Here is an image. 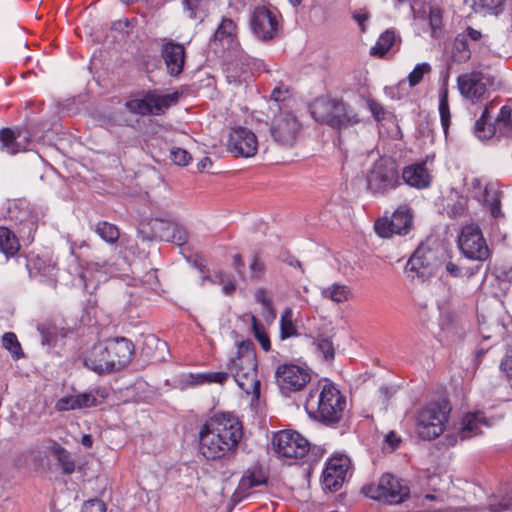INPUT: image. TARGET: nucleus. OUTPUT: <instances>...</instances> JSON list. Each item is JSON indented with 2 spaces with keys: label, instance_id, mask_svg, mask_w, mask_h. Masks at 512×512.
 <instances>
[{
  "label": "nucleus",
  "instance_id": "dca6fc26",
  "mask_svg": "<svg viewBox=\"0 0 512 512\" xmlns=\"http://www.w3.org/2000/svg\"><path fill=\"white\" fill-rule=\"evenodd\" d=\"M412 227V214L406 207H399L391 217H383L375 222L376 233L389 238L393 235H405Z\"/></svg>",
  "mask_w": 512,
  "mask_h": 512
},
{
  "label": "nucleus",
  "instance_id": "72a5a7b5",
  "mask_svg": "<svg viewBox=\"0 0 512 512\" xmlns=\"http://www.w3.org/2000/svg\"><path fill=\"white\" fill-rule=\"evenodd\" d=\"M298 335L297 326L293 319V310L287 307L283 310L280 318V338L285 340Z\"/></svg>",
  "mask_w": 512,
  "mask_h": 512
},
{
  "label": "nucleus",
  "instance_id": "c03bdc74",
  "mask_svg": "<svg viewBox=\"0 0 512 512\" xmlns=\"http://www.w3.org/2000/svg\"><path fill=\"white\" fill-rule=\"evenodd\" d=\"M191 19H203L208 0H183Z\"/></svg>",
  "mask_w": 512,
  "mask_h": 512
},
{
  "label": "nucleus",
  "instance_id": "aec40b11",
  "mask_svg": "<svg viewBox=\"0 0 512 512\" xmlns=\"http://www.w3.org/2000/svg\"><path fill=\"white\" fill-rule=\"evenodd\" d=\"M432 162L433 158L426 157L425 160L415 162L405 166L402 169L400 180L402 179L405 184L415 189H427L432 183L431 170L428 168V162Z\"/></svg>",
  "mask_w": 512,
  "mask_h": 512
},
{
  "label": "nucleus",
  "instance_id": "20e7f679",
  "mask_svg": "<svg viewBox=\"0 0 512 512\" xmlns=\"http://www.w3.org/2000/svg\"><path fill=\"white\" fill-rule=\"evenodd\" d=\"M310 113L317 122L335 129L355 125L361 121L359 115L339 99L317 98L310 105Z\"/></svg>",
  "mask_w": 512,
  "mask_h": 512
},
{
  "label": "nucleus",
  "instance_id": "a19ab883",
  "mask_svg": "<svg viewBox=\"0 0 512 512\" xmlns=\"http://www.w3.org/2000/svg\"><path fill=\"white\" fill-rule=\"evenodd\" d=\"M322 295L334 302L341 303L347 301L350 295V290L345 285L333 284L322 291Z\"/></svg>",
  "mask_w": 512,
  "mask_h": 512
},
{
  "label": "nucleus",
  "instance_id": "8fccbe9b",
  "mask_svg": "<svg viewBox=\"0 0 512 512\" xmlns=\"http://www.w3.org/2000/svg\"><path fill=\"white\" fill-rule=\"evenodd\" d=\"M366 103L372 116L377 122H381L386 118L388 112L386 111L382 104H380L373 98H368L366 100Z\"/></svg>",
  "mask_w": 512,
  "mask_h": 512
},
{
  "label": "nucleus",
  "instance_id": "ea45409f",
  "mask_svg": "<svg viewBox=\"0 0 512 512\" xmlns=\"http://www.w3.org/2000/svg\"><path fill=\"white\" fill-rule=\"evenodd\" d=\"M95 232L108 243H115L120 236L119 229L114 224L106 221L97 223Z\"/></svg>",
  "mask_w": 512,
  "mask_h": 512
},
{
  "label": "nucleus",
  "instance_id": "680f3d73",
  "mask_svg": "<svg viewBox=\"0 0 512 512\" xmlns=\"http://www.w3.org/2000/svg\"><path fill=\"white\" fill-rule=\"evenodd\" d=\"M232 266H233L234 270L236 271V273L238 274V276L242 280H244L245 279V272H244L245 263L243 261L241 254L237 253L233 256Z\"/></svg>",
  "mask_w": 512,
  "mask_h": 512
},
{
  "label": "nucleus",
  "instance_id": "f257e3e1",
  "mask_svg": "<svg viewBox=\"0 0 512 512\" xmlns=\"http://www.w3.org/2000/svg\"><path fill=\"white\" fill-rule=\"evenodd\" d=\"M243 436L242 424L230 413L210 417L199 431V451L207 460L230 457Z\"/></svg>",
  "mask_w": 512,
  "mask_h": 512
},
{
  "label": "nucleus",
  "instance_id": "338daca9",
  "mask_svg": "<svg viewBox=\"0 0 512 512\" xmlns=\"http://www.w3.org/2000/svg\"><path fill=\"white\" fill-rule=\"evenodd\" d=\"M385 442L395 450L401 443V438L395 432L391 431L385 436Z\"/></svg>",
  "mask_w": 512,
  "mask_h": 512
},
{
  "label": "nucleus",
  "instance_id": "ddd939ff",
  "mask_svg": "<svg viewBox=\"0 0 512 512\" xmlns=\"http://www.w3.org/2000/svg\"><path fill=\"white\" fill-rule=\"evenodd\" d=\"M273 449L279 458L301 459L310 449V444L296 431L277 432L272 441Z\"/></svg>",
  "mask_w": 512,
  "mask_h": 512
},
{
  "label": "nucleus",
  "instance_id": "603ef678",
  "mask_svg": "<svg viewBox=\"0 0 512 512\" xmlns=\"http://www.w3.org/2000/svg\"><path fill=\"white\" fill-rule=\"evenodd\" d=\"M76 400L77 395L62 397L56 402L55 408L57 411L76 410L78 409V403Z\"/></svg>",
  "mask_w": 512,
  "mask_h": 512
},
{
  "label": "nucleus",
  "instance_id": "13d9d810",
  "mask_svg": "<svg viewBox=\"0 0 512 512\" xmlns=\"http://www.w3.org/2000/svg\"><path fill=\"white\" fill-rule=\"evenodd\" d=\"M500 370L507 376L508 379H512V345L509 346L507 354L501 361Z\"/></svg>",
  "mask_w": 512,
  "mask_h": 512
},
{
  "label": "nucleus",
  "instance_id": "09e8293b",
  "mask_svg": "<svg viewBox=\"0 0 512 512\" xmlns=\"http://www.w3.org/2000/svg\"><path fill=\"white\" fill-rule=\"evenodd\" d=\"M255 301L263 306V309L272 317H275L273 302L265 288H258L254 293Z\"/></svg>",
  "mask_w": 512,
  "mask_h": 512
},
{
  "label": "nucleus",
  "instance_id": "423d86ee",
  "mask_svg": "<svg viewBox=\"0 0 512 512\" xmlns=\"http://www.w3.org/2000/svg\"><path fill=\"white\" fill-rule=\"evenodd\" d=\"M401 185L397 164L390 158L376 160L366 173V189L374 196H384Z\"/></svg>",
  "mask_w": 512,
  "mask_h": 512
},
{
  "label": "nucleus",
  "instance_id": "de8ad7c7",
  "mask_svg": "<svg viewBox=\"0 0 512 512\" xmlns=\"http://www.w3.org/2000/svg\"><path fill=\"white\" fill-rule=\"evenodd\" d=\"M99 391H89L81 394H77L78 409L96 407L101 404L98 400L97 395Z\"/></svg>",
  "mask_w": 512,
  "mask_h": 512
},
{
  "label": "nucleus",
  "instance_id": "2eb2a0df",
  "mask_svg": "<svg viewBox=\"0 0 512 512\" xmlns=\"http://www.w3.org/2000/svg\"><path fill=\"white\" fill-rule=\"evenodd\" d=\"M438 264L435 252L427 246L420 245L406 264V272L413 280L424 282L431 278Z\"/></svg>",
  "mask_w": 512,
  "mask_h": 512
},
{
  "label": "nucleus",
  "instance_id": "6e6d98bb",
  "mask_svg": "<svg viewBox=\"0 0 512 512\" xmlns=\"http://www.w3.org/2000/svg\"><path fill=\"white\" fill-rule=\"evenodd\" d=\"M466 208H467V200L463 197H460L451 206L448 205V214L451 217H455V218L461 217L465 214Z\"/></svg>",
  "mask_w": 512,
  "mask_h": 512
},
{
  "label": "nucleus",
  "instance_id": "a211bd4d",
  "mask_svg": "<svg viewBox=\"0 0 512 512\" xmlns=\"http://www.w3.org/2000/svg\"><path fill=\"white\" fill-rule=\"evenodd\" d=\"M32 134L25 126L5 127L0 129L1 150L15 155L29 149Z\"/></svg>",
  "mask_w": 512,
  "mask_h": 512
},
{
  "label": "nucleus",
  "instance_id": "bf43d9fd",
  "mask_svg": "<svg viewBox=\"0 0 512 512\" xmlns=\"http://www.w3.org/2000/svg\"><path fill=\"white\" fill-rule=\"evenodd\" d=\"M492 512H512V495L503 498L497 505H491Z\"/></svg>",
  "mask_w": 512,
  "mask_h": 512
},
{
  "label": "nucleus",
  "instance_id": "7c9ffc66",
  "mask_svg": "<svg viewBox=\"0 0 512 512\" xmlns=\"http://www.w3.org/2000/svg\"><path fill=\"white\" fill-rule=\"evenodd\" d=\"M397 40L398 38L394 31L386 30L379 36L376 44L371 48V55L384 57L388 52L393 50Z\"/></svg>",
  "mask_w": 512,
  "mask_h": 512
},
{
  "label": "nucleus",
  "instance_id": "5fc2aeb1",
  "mask_svg": "<svg viewBox=\"0 0 512 512\" xmlns=\"http://www.w3.org/2000/svg\"><path fill=\"white\" fill-rule=\"evenodd\" d=\"M90 269L96 272H103L105 275L115 276L118 273L114 263H110L108 261L100 262H91L89 264Z\"/></svg>",
  "mask_w": 512,
  "mask_h": 512
},
{
  "label": "nucleus",
  "instance_id": "37998d69",
  "mask_svg": "<svg viewBox=\"0 0 512 512\" xmlns=\"http://www.w3.org/2000/svg\"><path fill=\"white\" fill-rule=\"evenodd\" d=\"M266 273V265L258 253H254L249 263V279L260 281Z\"/></svg>",
  "mask_w": 512,
  "mask_h": 512
},
{
  "label": "nucleus",
  "instance_id": "6ab92c4d",
  "mask_svg": "<svg viewBox=\"0 0 512 512\" xmlns=\"http://www.w3.org/2000/svg\"><path fill=\"white\" fill-rule=\"evenodd\" d=\"M349 465L350 460L346 456L331 457L322 474L324 487L331 491H337L345 481Z\"/></svg>",
  "mask_w": 512,
  "mask_h": 512
},
{
  "label": "nucleus",
  "instance_id": "2f4dec72",
  "mask_svg": "<svg viewBox=\"0 0 512 512\" xmlns=\"http://www.w3.org/2000/svg\"><path fill=\"white\" fill-rule=\"evenodd\" d=\"M498 133L505 137H512V107L503 105L493 123Z\"/></svg>",
  "mask_w": 512,
  "mask_h": 512
},
{
  "label": "nucleus",
  "instance_id": "49530a36",
  "mask_svg": "<svg viewBox=\"0 0 512 512\" xmlns=\"http://www.w3.org/2000/svg\"><path fill=\"white\" fill-rule=\"evenodd\" d=\"M432 67L429 63L423 62L417 64L414 69L408 75V82L410 87L418 85L424 78L425 75L430 74Z\"/></svg>",
  "mask_w": 512,
  "mask_h": 512
},
{
  "label": "nucleus",
  "instance_id": "c756f323",
  "mask_svg": "<svg viewBox=\"0 0 512 512\" xmlns=\"http://www.w3.org/2000/svg\"><path fill=\"white\" fill-rule=\"evenodd\" d=\"M150 226L149 239H159L163 241H170L172 230L177 229V224L163 219H151L148 223Z\"/></svg>",
  "mask_w": 512,
  "mask_h": 512
},
{
  "label": "nucleus",
  "instance_id": "4468645a",
  "mask_svg": "<svg viewBox=\"0 0 512 512\" xmlns=\"http://www.w3.org/2000/svg\"><path fill=\"white\" fill-rule=\"evenodd\" d=\"M493 79L479 71L461 74L457 77V86L461 96L475 104L488 97V87Z\"/></svg>",
  "mask_w": 512,
  "mask_h": 512
},
{
  "label": "nucleus",
  "instance_id": "0e129e2a",
  "mask_svg": "<svg viewBox=\"0 0 512 512\" xmlns=\"http://www.w3.org/2000/svg\"><path fill=\"white\" fill-rule=\"evenodd\" d=\"M486 184L479 178H473L470 182V190L473 193L474 198L480 200L481 192H483Z\"/></svg>",
  "mask_w": 512,
  "mask_h": 512
},
{
  "label": "nucleus",
  "instance_id": "052dcab7",
  "mask_svg": "<svg viewBox=\"0 0 512 512\" xmlns=\"http://www.w3.org/2000/svg\"><path fill=\"white\" fill-rule=\"evenodd\" d=\"M206 380H207V383H219V384H224L228 377H229V373L228 372H222V371H219V372H206Z\"/></svg>",
  "mask_w": 512,
  "mask_h": 512
},
{
  "label": "nucleus",
  "instance_id": "e2e57ef3",
  "mask_svg": "<svg viewBox=\"0 0 512 512\" xmlns=\"http://www.w3.org/2000/svg\"><path fill=\"white\" fill-rule=\"evenodd\" d=\"M172 236L169 242L182 245L187 241L188 235L185 229L177 225L176 230H172Z\"/></svg>",
  "mask_w": 512,
  "mask_h": 512
},
{
  "label": "nucleus",
  "instance_id": "412c9836",
  "mask_svg": "<svg viewBox=\"0 0 512 512\" xmlns=\"http://www.w3.org/2000/svg\"><path fill=\"white\" fill-rule=\"evenodd\" d=\"M115 371L124 369L132 360L135 346L125 337H115L105 341Z\"/></svg>",
  "mask_w": 512,
  "mask_h": 512
},
{
  "label": "nucleus",
  "instance_id": "cd10ccee",
  "mask_svg": "<svg viewBox=\"0 0 512 512\" xmlns=\"http://www.w3.org/2000/svg\"><path fill=\"white\" fill-rule=\"evenodd\" d=\"M493 107V102L486 105L482 112L481 117L475 122L474 133L480 140H488L498 133L494 124L489 123L490 109Z\"/></svg>",
  "mask_w": 512,
  "mask_h": 512
},
{
  "label": "nucleus",
  "instance_id": "c85d7f7f",
  "mask_svg": "<svg viewBox=\"0 0 512 512\" xmlns=\"http://www.w3.org/2000/svg\"><path fill=\"white\" fill-rule=\"evenodd\" d=\"M501 192L494 184H486L483 192L480 195V202L487 204L490 208V213L494 218L501 216Z\"/></svg>",
  "mask_w": 512,
  "mask_h": 512
},
{
  "label": "nucleus",
  "instance_id": "9b49d317",
  "mask_svg": "<svg viewBox=\"0 0 512 512\" xmlns=\"http://www.w3.org/2000/svg\"><path fill=\"white\" fill-rule=\"evenodd\" d=\"M301 128V123L294 113L279 109L271 120L270 134L277 144L292 147L300 135Z\"/></svg>",
  "mask_w": 512,
  "mask_h": 512
},
{
  "label": "nucleus",
  "instance_id": "5701e85b",
  "mask_svg": "<svg viewBox=\"0 0 512 512\" xmlns=\"http://www.w3.org/2000/svg\"><path fill=\"white\" fill-rule=\"evenodd\" d=\"M267 481V475L261 468L247 470L240 479L238 486L233 493V500L235 502H241L251 494L252 489L261 485H266Z\"/></svg>",
  "mask_w": 512,
  "mask_h": 512
},
{
  "label": "nucleus",
  "instance_id": "6e6552de",
  "mask_svg": "<svg viewBox=\"0 0 512 512\" xmlns=\"http://www.w3.org/2000/svg\"><path fill=\"white\" fill-rule=\"evenodd\" d=\"M363 492L369 498L387 504H399L409 497L410 488L404 480L386 473L380 477L377 484L364 486Z\"/></svg>",
  "mask_w": 512,
  "mask_h": 512
},
{
  "label": "nucleus",
  "instance_id": "f03ea898",
  "mask_svg": "<svg viewBox=\"0 0 512 512\" xmlns=\"http://www.w3.org/2000/svg\"><path fill=\"white\" fill-rule=\"evenodd\" d=\"M346 398L331 382H318L306 396L305 411L310 419L326 426L338 424L346 410Z\"/></svg>",
  "mask_w": 512,
  "mask_h": 512
},
{
  "label": "nucleus",
  "instance_id": "69168bd1",
  "mask_svg": "<svg viewBox=\"0 0 512 512\" xmlns=\"http://www.w3.org/2000/svg\"><path fill=\"white\" fill-rule=\"evenodd\" d=\"M417 499L421 502V504L424 506L426 505L427 501L432 502H442L444 500L443 494H431L427 493L423 496H417Z\"/></svg>",
  "mask_w": 512,
  "mask_h": 512
},
{
  "label": "nucleus",
  "instance_id": "f8f14e48",
  "mask_svg": "<svg viewBox=\"0 0 512 512\" xmlns=\"http://www.w3.org/2000/svg\"><path fill=\"white\" fill-rule=\"evenodd\" d=\"M458 246L462 254L471 260L484 262L491 256V250L483 233L475 224H469L462 228L458 237Z\"/></svg>",
  "mask_w": 512,
  "mask_h": 512
},
{
  "label": "nucleus",
  "instance_id": "b1692460",
  "mask_svg": "<svg viewBox=\"0 0 512 512\" xmlns=\"http://www.w3.org/2000/svg\"><path fill=\"white\" fill-rule=\"evenodd\" d=\"M83 363L99 375L115 372L105 344L94 345Z\"/></svg>",
  "mask_w": 512,
  "mask_h": 512
},
{
  "label": "nucleus",
  "instance_id": "39448f33",
  "mask_svg": "<svg viewBox=\"0 0 512 512\" xmlns=\"http://www.w3.org/2000/svg\"><path fill=\"white\" fill-rule=\"evenodd\" d=\"M451 412L446 399L429 402L416 416V433L422 439L431 441L438 438L445 430Z\"/></svg>",
  "mask_w": 512,
  "mask_h": 512
},
{
  "label": "nucleus",
  "instance_id": "4c0bfd02",
  "mask_svg": "<svg viewBox=\"0 0 512 512\" xmlns=\"http://www.w3.org/2000/svg\"><path fill=\"white\" fill-rule=\"evenodd\" d=\"M439 114L441 125L443 127L444 133L447 136L448 129L451 123V113L448 101V89L443 88L439 93Z\"/></svg>",
  "mask_w": 512,
  "mask_h": 512
},
{
  "label": "nucleus",
  "instance_id": "c9c22d12",
  "mask_svg": "<svg viewBox=\"0 0 512 512\" xmlns=\"http://www.w3.org/2000/svg\"><path fill=\"white\" fill-rule=\"evenodd\" d=\"M313 344L316 346L318 353L326 361H332L335 357V347L332 338L326 334H319L313 338Z\"/></svg>",
  "mask_w": 512,
  "mask_h": 512
},
{
  "label": "nucleus",
  "instance_id": "4d7b16f0",
  "mask_svg": "<svg viewBox=\"0 0 512 512\" xmlns=\"http://www.w3.org/2000/svg\"><path fill=\"white\" fill-rule=\"evenodd\" d=\"M81 512H106V505L100 499H91L83 504Z\"/></svg>",
  "mask_w": 512,
  "mask_h": 512
},
{
  "label": "nucleus",
  "instance_id": "f704fd0d",
  "mask_svg": "<svg viewBox=\"0 0 512 512\" xmlns=\"http://www.w3.org/2000/svg\"><path fill=\"white\" fill-rule=\"evenodd\" d=\"M471 58V50L469 48L466 36L459 34L453 43L452 59L456 63H465Z\"/></svg>",
  "mask_w": 512,
  "mask_h": 512
},
{
  "label": "nucleus",
  "instance_id": "79ce46f5",
  "mask_svg": "<svg viewBox=\"0 0 512 512\" xmlns=\"http://www.w3.org/2000/svg\"><path fill=\"white\" fill-rule=\"evenodd\" d=\"M2 345L11 353L14 359L24 357V352L21 348L20 342L13 332H7L2 336Z\"/></svg>",
  "mask_w": 512,
  "mask_h": 512
},
{
  "label": "nucleus",
  "instance_id": "0eeeda50",
  "mask_svg": "<svg viewBox=\"0 0 512 512\" xmlns=\"http://www.w3.org/2000/svg\"><path fill=\"white\" fill-rule=\"evenodd\" d=\"M178 92L165 93L159 89H153L139 93L125 104L129 112L141 116H161L175 105L179 100Z\"/></svg>",
  "mask_w": 512,
  "mask_h": 512
},
{
  "label": "nucleus",
  "instance_id": "1a4fd4ad",
  "mask_svg": "<svg viewBox=\"0 0 512 512\" xmlns=\"http://www.w3.org/2000/svg\"><path fill=\"white\" fill-rule=\"evenodd\" d=\"M275 383L284 396L302 391L311 381V371L305 365L286 362L276 367Z\"/></svg>",
  "mask_w": 512,
  "mask_h": 512
},
{
  "label": "nucleus",
  "instance_id": "393cba45",
  "mask_svg": "<svg viewBox=\"0 0 512 512\" xmlns=\"http://www.w3.org/2000/svg\"><path fill=\"white\" fill-rule=\"evenodd\" d=\"M490 424L487 421L482 411L466 413L461 421V428L459 430V437L461 440L470 439L482 433L483 427H488Z\"/></svg>",
  "mask_w": 512,
  "mask_h": 512
},
{
  "label": "nucleus",
  "instance_id": "e433bc0d",
  "mask_svg": "<svg viewBox=\"0 0 512 512\" xmlns=\"http://www.w3.org/2000/svg\"><path fill=\"white\" fill-rule=\"evenodd\" d=\"M237 26L233 20L230 18L224 17L218 26L216 32L214 33V40H218L220 42L226 41L227 43H232L236 36Z\"/></svg>",
  "mask_w": 512,
  "mask_h": 512
},
{
  "label": "nucleus",
  "instance_id": "7ed1b4c3",
  "mask_svg": "<svg viewBox=\"0 0 512 512\" xmlns=\"http://www.w3.org/2000/svg\"><path fill=\"white\" fill-rule=\"evenodd\" d=\"M226 367L229 375L246 394L259 396L258 362L255 346L251 340H245L238 344L235 356L228 360Z\"/></svg>",
  "mask_w": 512,
  "mask_h": 512
},
{
  "label": "nucleus",
  "instance_id": "58836bf2",
  "mask_svg": "<svg viewBox=\"0 0 512 512\" xmlns=\"http://www.w3.org/2000/svg\"><path fill=\"white\" fill-rule=\"evenodd\" d=\"M22 260L28 268L31 277H36L38 275H51L52 271L54 270L52 265L46 264L40 258H35L33 260H27L26 258H23Z\"/></svg>",
  "mask_w": 512,
  "mask_h": 512
},
{
  "label": "nucleus",
  "instance_id": "bb28decb",
  "mask_svg": "<svg viewBox=\"0 0 512 512\" xmlns=\"http://www.w3.org/2000/svg\"><path fill=\"white\" fill-rule=\"evenodd\" d=\"M204 281L217 284L222 287V292L229 297L234 296L237 291V281L233 274L222 269L215 270L212 275L204 276Z\"/></svg>",
  "mask_w": 512,
  "mask_h": 512
},
{
  "label": "nucleus",
  "instance_id": "9d476101",
  "mask_svg": "<svg viewBox=\"0 0 512 512\" xmlns=\"http://www.w3.org/2000/svg\"><path fill=\"white\" fill-rule=\"evenodd\" d=\"M254 36L264 42L278 37L281 31V15L276 9L266 6H256L249 19Z\"/></svg>",
  "mask_w": 512,
  "mask_h": 512
},
{
  "label": "nucleus",
  "instance_id": "f3484780",
  "mask_svg": "<svg viewBox=\"0 0 512 512\" xmlns=\"http://www.w3.org/2000/svg\"><path fill=\"white\" fill-rule=\"evenodd\" d=\"M258 138L256 134L246 127L232 129L227 143L228 150L235 157H253L258 150Z\"/></svg>",
  "mask_w": 512,
  "mask_h": 512
},
{
  "label": "nucleus",
  "instance_id": "3c124183",
  "mask_svg": "<svg viewBox=\"0 0 512 512\" xmlns=\"http://www.w3.org/2000/svg\"><path fill=\"white\" fill-rule=\"evenodd\" d=\"M429 25L432 30V36H435L437 31L440 30L442 26V11L438 7H430L429 8Z\"/></svg>",
  "mask_w": 512,
  "mask_h": 512
},
{
  "label": "nucleus",
  "instance_id": "a878e982",
  "mask_svg": "<svg viewBox=\"0 0 512 512\" xmlns=\"http://www.w3.org/2000/svg\"><path fill=\"white\" fill-rule=\"evenodd\" d=\"M47 450L56 459L61 471L65 475H70L75 471L76 463L72 454L62 447L55 440H48Z\"/></svg>",
  "mask_w": 512,
  "mask_h": 512
},
{
  "label": "nucleus",
  "instance_id": "4be33fe9",
  "mask_svg": "<svg viewBox=\"0 0 512 512\" xmlns=\"http://www.w3.org/2000/svg\"><path fill=\"white\" fill-rule=\"evenodd\" d=\"M161 56L166 64L170 76H179L185 64V48L173 40L165 41L161 48Z\"/></svg>",
  "mask_w": 512,
  "mask_h": 512
},
{
  "label": "nucleus",
  "instance_id": "774afa93",
  "mask_svg": "<svg viewBox=\"0 0 512 512\" xmlns=\"http://www.w3.org/2000/svg\"><path fill=\"white\" fill-rule=\"evenodd\" d=\"M497 278L500 281H505V282L512 281V265L507 269H501L497 274Z\"/></svg>",
  "mask_w": 512,
  "mask_h": 512
},
{
  "label": "nucleus",
  "instance_id": "a18cd8bd",
  "mask_svg": "<svg viewBox=\"0 0 512 512\" xmlns=\"http://www.w3.org/2000/svg\"><path fill=\"white\" fill-rule=\"evenodd\" d=\"M252 330L255 338L258 340L262 349L266 352L271 349V342L269 336L267 335L264 326L257 320L255 316H252Z\"/></svg>",
  "mask_w": 512,
  "mask_h": 512
},
{
  "label": "nucleus",
  "instance_id": "473e14b6",
  "mask_svg": "<svg viewBox=\"0 0 512 512\" xmlns=\"http://www.w3.org/2000/svg\"><path fill=\"white\" fill-rule=\"evenodd\" d=\"M19 241L13 231L0 227V250L7 256H14L19 251Z\"/></svg>",
  "mask_w": 512,
  "mask_h": 512
},
{
  "label": "nucleus",
  "instance_id": "864d4df0",
  "mask_svg": "<svg viewBox=\"0 0 512 512\" xmlns=\"http://www.w3.org/2000/svg\"><path fill=\"white\" fill-rule=\"evenodd\" d=\"M170 157L179 166H186L191 160V155L182 148H173L170 152Z\"/></svg>",
  "mask_w": 512,
  "mask_h": 512
}]
</instances>
